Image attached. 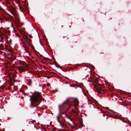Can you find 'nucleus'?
I'll use <instances>...</instances> for the list:
<instances>
[{
    "label": "nucleus",
    "mask_w": 131,
    "mask_h": 131,
    "mask_svg": "<svg viewBox=\"0 0 131 131\" xmlns=\"http://www.w3.org/2000/svg\"><path fill=\"white\" fill-rule=\"evenodd\" d=\"M103 116L104 117H105V114H103Z\"/></svg>",
    "instance_id": "18"
},
{
    "label": "nucleus",
    "mask_w": 131,
    "mask_h": 131,
    "mask_svg": "<svg viewBox=\"0 0 131 131\" xmlns=\"http://www.w3.org/2000/svg\"><path fill=\"white\" fill-rule=\"evenodd\" d=\"M70 101L67 100L64 102L62 104L63 106L64 107V109H66L67 110L70 107Z\"/></svg>",
    "instance_id": "2"
},
{
    "label": "nucleus",
    "mask_w": 131,
    "mask_h": 131,
    "mask_svg": "<svg viewBox=\"0 0 131 131\" xmlns=\"http://www.w3.org/2000/svg\"><path fill=\"white\" fill-rule=\"evenodd\" d=\"M28 35L29 36V37L30 38H32L33 37L31 35L29 34H28Z\"/></svg>",
    "instance_id": "11"
},
{
    "label": "nucleus",
    "mask_w": 131,
    "mask_h": 131,
    "mask_svg": "<svg viewBox=\"0 0 131 131\" xmlns=\"http://www.w3.org/2000/svg\"><path fill=\"white\" fill-rule=\"evenodd\" d=\"M31 81L30 80L29 81V85H31Z\"/></svg>",
    "instance_id": "12"
},
{
    "label": "nucleus",
    "mask_w": 131,
    "mask_h": 131,
    "mask_svg": "<svg viewBox=\"0 0 131 131\" xmlns=\"http://www.w3.org/2000/svg\"><path fill=\"white\" fill-rule=\"evenodd\" d=\"M75 104L77 105L79 103V101L77 99H75V101H74Z\"/></svg>",
    "instance_id": "9"
},
{
    "label": "nucleus",
    "mask_w": 131,
    "mask_h": 131,
    "mask_svg": "<svg viewBox=\"0 0 131 131\" xmlns=\"http://www.w3.org/2000/svg\"><path fill=\"white\" fill-rule=\"evenodd\" d=\"M100 86H96L95 85L94 86V87L97 89V92L100 94L103 93L104 92V90H103L100 87Z\"/></svg>",
    "instance_id": "5"
},
{
    "label": "nucleus",
    "mask_w": 131,
    "mask_h": 131,
    "mask_svg": "<svg viewBox=\"0 0 131 131\" xmlns=\"http://www.w3.org/2000/svg\"><path fill=\"white\" fill-rule=\"evenodd\" d=\"M66 122L70 126H71L72 124H74V121L73 119L70 117L68 116V118L67 120H66Z\"/></svg>",
    "instance_id": "3"
},
{
    "label": "nucleus",
    "mask_w": 131,
    "mask_h": 131,
    "mask_svg": "<svg viewBox=\"0 0 131 131\" xmlns=\"http://www.w3.org/2000/svg\"><path fill=\"white\" fill-rule=\"evenodd\" d=\"M76 110H77V112H78V109H76Z\"/></svg>",
    "instance_id": "19"
},
{
    "label": "nucleus",
    "mask_w": 131,
    "mask_h": 131,
    "mask_svg": "<svg viewBox=\"0 0 131 131\" xmlns=\"http://www.w3.org/2000/svg\"><path fill=\"white\" fill-rule=\"evenodd\" d=\"M30 97V107H36L41 102L42 97L40 93H37L34 95H29Z\"/></svg>",
    "instance_id": "1"
},
{
    "label": "nucleus",
    "mask_w": 131,
    "mask_h": 131,
    "mask_svg": "<svg viewBox=\"0 0 131 131\" xmlns=\"http://www.w3.org/2000/svg\"><path fill=\"white\" fill-rule=\"evenodd\" d=\"M19 69L20 70H21V72H23L24 71H25L27 70L25 68L22 67H20L19 68Z\"/></svg>",
    "instance_id": "7"
},
{
    "label": "nucleus",
    "mask_w": 131,
    "mask_h": 131,
    "mask_svg": "<svg viewBox=\"0 0 131 131\" xmlns=\"http://www.w3.org/2000/svg\"><path fill=\"white\" fill-rule=\"evenodd\" d=\"M47 85L48 86H49L50 85V84L49 83H47Z\"/></svg>",
    "instance_id": "15"
},
{
    "label": "nucleus",
    "mask_w": 131,
    "mask_h": 131,
    "mask_svg": "<svg viewBox=\"0 0 131 131\" xmlns=\"http://www.w3.org/2000/svg\"><path fill=\"white\" fill-rule=\"evenodd\" d=\"M73 46L72 45H71L70 46V48H73Z\"/></svg>",
    "instance_id": "13"
},
{
    "label": "nucleus",
    "mask_w": 131,
    "mask_h": 131,
    "mask_svg": "<svg viewBox=\"0 0 131 131\" xmlns=\"http://www.w3.org/2000/svg\"><path fill=\"white\" fill-rule=\"evenodd\" d=\"M58 122H59L60 124H61V121L59 120H57Z\"/></svg>",
    "instance_id": "14"
},
{
    "label": "nucleus",
    "mask_w": 131,
    "mask_h": 131,
    "mask_svg": "<svg viewBox=\"0 0 131 131\" xmlns=\"http://www.w3.org/2000/svg\"><path fill=\"white\" fill-rule=\"evenodd\" d=\"M108 117L106 116V119H108Z\"/></svg>",
    "instance_id": "20"
},
{
    "label": "nucleus",
    "mask_w": 131,
    "mask_h": 131,
    "mask_svg": "<svg viewBox=\"0 0 131 131\" xmlns=\"http://www.w3.org/2000/svg\"><path fill=\"white\" fill-rule=\"evenodd\" d=\"M21 23V26H23L24 24V23Z\"/></svg>",
    "instance_id": "16"
},
{
    "label": "nucleus",
    "mask_w": 131,
    "mask_h": 131,
    "mask_svg": "<svg viewBox=\"0 0 131 131\" xmlns=\"http://www.w3.org/2000/svg\"><path fill=\"white\" fill-rule=\"evenodd\" d=\"M94 81L96 85V86H96H100V84L98 83V82L97 80H94Z\"/></svg>",
    "instance_id": "8"
},
{
    "label": "nucleus",
    "mask_w": 131,
    "mask_h": 131,
    "mask_svg": "<svg viewBox=\"0 0 131 131\" xmlns=\"http://www.w3.org/2000/svg\"><path fill=\"white\" fill-rule=\"evenodd\" d=\"M24 39L28 45L30 46L31 45V40L29 39L27 35H25L24 36Z\"/></svg>",
    "instance_id": "4"
},
{
    "label": "nucleus",
    "mask_w": 131,
    "mask_h": 131,
    "mask_svg": "<svg viewBox=\"0 0 131 131\" xmlns=\"http://www.w3.org/2000/svg\"><path fill=\"white\" fill-rule=\"evenodd\" d=\"M68 116L66 114V113H63L61 114V117L62 118L64 119V121H66V120H67L68 118Z\"/></svg>",
    "instance_id": "6"
},
{
    "label": "nucleus",
    "mask_w": 131,
    "mask_h": 131,
    "mask_svg": "<svg viewBox=\"0 0 131 131\" xmlns=\"http://www.w3.org/2000/svg\"><path fill=\"white\" fill-rule=\"evenodd\" d=\"M41 85H40V84H39V86H41Z\"/></svg>",
    "instance_id": "21"
},
{
    "label": "nucleus",
    "mask_w": 131,
    "mask_h": 131,
    "mask_svg": "<svg viewBox=\"0 0 131 131\" xmlns=\"http://www.w3.org/2000/svg\"><path fill=\"white\" fill-rule=\"evenodd\" d=\"M61 106V105H59V109H60V107Z\"/></svg>",
    "instance_id": "17"
},
{
    "label": "nucleus",
    "mask_w": 131,
    "mask_h": 131,
    "mask_svg": "<svg viewBox=\"0 0 131 131\" xmlns=\"http://www.w3.org/2000/svg\"><path fill=\"white\" fill-rule=\"evenodd\" d=\"M56 118L57 120H58L59 119V115H58L56 117Z\"/></svg>",
    "instance_id": "10"
}]
</instances>
